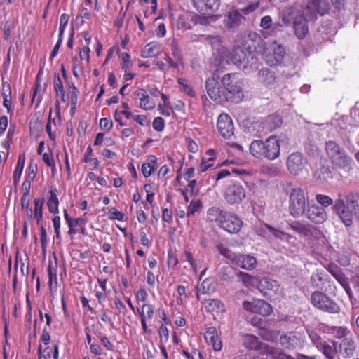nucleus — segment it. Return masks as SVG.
Segmentation results:
<instances>
[{
  "label": "nucleus",
  "mask_w": 359,
  "mask_h": 359,
  "mask_svg": "<svg viewBox=\"0 0 359 359\" xmlns=\"http://www.w3.org/2000/svg\"><path fill=\"white\" fill-rule=\"evenodd\" d=\"M193 6L199 13H212L218 11L220 0H192Z\"/></svg>",
  "instance_id": "dca6fc26"
},
{
  "label": "nucleus",
  "mask_w": 359,
  "mask_h": 359,
  "mask_svg": "<svg viewBox=\"0 0 359 359\" xmlns=\"http://www.w3.org/2000/svg\"><path fill=\"white\" fill-rule=\"evenodd\" d=\"M183 257L188 263H189L194 269V272L196 273L198 271V266L194 258V255L190 251L186 250L184 252Z\"/></svg>",
  "instance_id": "680f3d73"
},
{
  "label": "nucleus",
  "mask_w": 359,
  "mask_h": 359,
  "mask_svg": "<svg viewBox=\"0 0 359 359\" xmlns=\"http://www.w3.org/2000/svg\"><path fill=\"white\" fill-rule=\"evenodd\" d=\"M206 93L215 102L224 100V87H221L219 82L214 77H209L205 81Z\"/></svg>",
  "instance_id": "4468645a"
},
{
  "label": "nucleus",
  "mask_w": 359,
  "mask_h": 359,
  "mask_svg": "<svg viewBox=\"0 0 359 359\" xmlns=\"http://www.w3.org/2000/svg\"><path fill=\"white\" fill-rule=\"evenodd\" d=\"M203 207V203L200 199H191L187 208V217L194 216L196 212L200 211Z\"/></svg>",
  "instance_id": "79ce46f5"
},
{
  "label": "nucleus",
  "mask_w": 359,
  "mask_h": 359,
  "mask_svg": "<svg viewBox=\"0 0 359 359\" xmlns=\"http://www.w3.org/2000/svg\"><path fill=\"white\" fill-rule=\"evenodd\" d=\"M135 96L140 99V107L144 111H151L154 109L156 103L153 98L150 97L146 90L138 88L134 93Z\"/></svg>",
  "instance_id": "6ab92c4d"
},
{
  "label": "nucleus",
  "mask_w": 359,
  "mask_h": 359,
  "mask_svg": "<svg viewBox=\"0 0 359 359\" xmlns=\"http://www.w3.org/2000/svg\"><path fill=\"white\" fill-rule=\"evenodd\" d=\"M337 343L332 341V345L324 341L320 347V352L323 353L326 359H336L337 356Z\"/></svg>",
  "instance_id": "a878e982"
},
{
  "label": "nucleus",
  "mask_w": 359,
  "mask_h": 359,
  "mask_svg": "<svg viewBox=\"0 0 359 359\" xmlns=\"http://www.w3.org/2000/svg\"><path fill=\"white\" fill-rule=\"evenodd\" d=\"M311 302L314 307L324 312L337 313L341 308L337 302L323 292L316 291L311 293Z\"/></svg>",
  "instance_id": "423d86ee"
},
{
  "label": "nucleus",
  "mask_w": 359,
  "mask_h": 359,
  "mask_svg": "<svg viewBox=\"0 0 359 359\" xmlns=\"http://www.w3.org/2000/svg\"><path fill=\"white\" fill-rule=\"evenodd\" d=\"M138 237L140 239V243L142 245L146 247L151 246V241L149 239L148 236H147V232L144 229H142V227L139 230Z\"/></svg>",
  "instance_id": "bf43d9fd"
},
{
  "label": "nucleus",
  "mask_w": 359,
  "mask_h": 359,
  "mask_svg": "<svg viewBox=\"0 0 359 359\" xmlns=\"http://www.w3.org/2000/svg\"><path fill=\"white\" fill-rule=\"evenodd\" d=\"M69 21V15L67 13H62L60 19L59 35L63 37L65 28Z\"/></svg>",
  "instance_id": "4d7b16f0"
},
{
  "label": "nucleus",
  "mask_w": 359,
  "mask_h": 359,
  "mask_svg": "<svg viewBox=\"0 0 359 359\" xmlns=\"http://www.w3.org/2000/svg\"><path fill=\"white\" fill-rule=\"evenodd\" d=\"M223 85V100L233 103L242 101L243 92L241 83L237 81L235 74H224L222 79Z\"/></svg>",
  "instance_id": "20e7f679"
},
{
  "label": "nucleus",
  "mask_w": 359,
  "mask_h": 359,
  "mask_svg": "<svg viewBox=\"0 0 359 359\" xmlns=\"http://www.w3.org/2000/svg\"><path fill=\"white\" fill-rule=\"evenodd\" d=\"M57 189L52 187L49 191L46 205L50 213L57 214L59 212V199L57 198Z\"/></svg>",
  "instance_id": "393cba45"
},
{
  "label": "nucleus",
  "mask_w": 359,
  "mask_h": 359,
  "mask_svg": "<svg viewBox=\"0 0 359 359\" xmlns=\"http://www.w3.org/2000/svg\"><path fill=\"white\" fill-rule=\"evenodd\" d=\"M90 46H83L79 49V55L81 61H86L87 64L90 63Z\"/></svg>",
  "instance_id": "052dcab7"
},
{
  "label": "nucleus",
  "mask_w": 359,
  "mask_h": 359,
  "mask_svg": "<svg viewBox=\"0 0 359 359\" xmlns=\"http://www.w3.org/2000/svg\"><path fill=\"white\" fill-rule=\"evenodd\" d=\"M203 305L208 312H220L224 311V306L219 299H207Z\"/></svg>",
  "instance_id": "7c9ffc66"
},
{
  "label": "nucleus",
  "mask_w": 359,
  "mask_h": 359,
  "mask_svg": "<svg viewBox=\"0 0 359 359\" xmlns=\"http://www.w3.org/2000/svg\"><path fill=\"white\" fill-rule=\"evenodd\" d=\"M278 287V282L275 280L264 278L259 282V288L262 292L266 293V291H276Z\"/></svg>",
  "instance_id": "e433bc0d"
},
{
  "label": "nucleus",
  "mask_w": 359,
  "mask_h": 359,
  "mask_svg": "<svg viewBox=\"0 0 359 359\" xmlns=\"http://www.w3.org/2000/svg\"><path fill=\"white\" fill-rule=\"evenodd\" d=\"M162 221L168 224H171L173 222V215L170 209L167 208L162 209Z\"/></svg>",
  "instance_id": "69168bd1"
},
{
  "label": "nucleus",
  "mask_w": 359,
  "mask_h": 359,
  "mask_svg": "<svg viewBox=\"0 0 359 359\" xmlns=\"http://www.w3.org/2000/svg\"><path fill=\"white\" fill-rule=\"evenodd\" d=\"M304 215L309 220L318 224L323 223L327 220V215L325 209L315 203H308Z\"/></svg>",
  "instance_id": "2eb2a0df"
},
{
  "label": "nucleus",
  "mask_w": 359,
  "mask_h": 359,
  "mask_svg": "<svg viewBox=\"0 0 359 359\" xmlns=\"http://www.w3.org/2000/svg\"><path fill=\"white\" fill-rule=\"evenodd\" d=\"M226 212V209L219 206H212L207 209L206 219L210 223H215V225L222 229Z\"/></svg>",
  "instance_id": "f3484780"
},
{
  "label": "nucleus",
  "mask_w": 359,
  "mask_h": 359,
  "mask_svg": "<svg viewBox=\"0 0 359 359\" xmlns=\"http://www.w3.org/2000/svg\"><path fill=\"white\" fill-rule=\"evenodd\" d=\"M25 166V156L20 155L17 161L16 168L13 174V182L15 185H17L20 180V175Z\"/></svg>",
  "instance_id": "c9c22d12"
},
{
  "label": "nucleus",
  "mask_w": 359,
  "mask_h": 359,
  "mask_svg": "<svg viewBox=\"0 0 359 359\" xmlns=\"http://www.w3.org/2000/svg\"><path fill=\"white\" fill-rule=\"evenodd\" d=\"M243 308L247 311L257 313L262 316H269L273 312L271 304L262 299H253L251 302L243 301Z\"/></svg>",
  "instance_id": "1a4fd4ad"
},
{
  "label": "nucleus",
  "mask_w": 359,
  "mask_h": 359,
  "mask_svg": "<svg viewBox=\"0 0 359 359\" xmlns=\"http://www.w3.org/2000/svg\"><path fill=\"white\" fill-rule=\"evenodd\" d=\"M153 127L156 131H163L165 128V121L162 117H155L153 121Z\"/></svg>",
  "instance_id": "774afa93"
},
{
  "label": "nucleus",
  "mask_w": 359,
  "mask_h": 359,
  "mask_svg": "<svg viewBox=\"0 0 359 359\" xmlns=\"http://www.w3.org/2000/svg\"><path fill=\"white\" fill-rule=\"evenodd\" d=\"M231 60L233 64L244 71L257 70L259 69V60L252 51L251 46L243 38L236 41L231 53Z\"/></svg>",
  "instance_id": "f257e3e1"
},
{
  "label": "nucleus",
  "mask_w": 359,
  "mask_h": 359,
  "mask_svg": "<svg viewBox=\"0 0 359 359\" xmlns=\"http://www.w3.org/2000/svg\"><path fill=\"white\" fill-rule=\"evenodd\" d=\"M137 313L140 318L142 331L145 333H151V331L149 329L147 321L151 320L154 316V305L151 303H144L141 307L137 308Z\"/></svg>",
  "instance_id": "ddd939ff"
},
{
  "label": "nucleus",
  "mask_w": 359,
  "mask_h": 359,
  "mask_svg": "<svg viewBox=\"0 0 359 359\" xmlns=\"http://www.w3.org/2000/svg\"><path fill=\"white\" fill-rule=\"evenodd\" d=\"M44 198H36L34 199V217L36 220V225H41L43 219Z\"/></svg>",
  "instance_id": "cd10ccee"
},
{
  "label": "nucleus",
  "mask_w": 359,
  "mask_h": 359,
  "mask_svg": "<svg viewBox=\"0 0 359 359\" xmlns=\"http://www.w3.org/2000/svg\"><path fill=\"white\" fill-rule=\"evenodd\" d=\"M309 335L313 344H315L316 348L319 350L324 340H323L320 335H318V334H316V332L313 331L309 332Z\"/></svg>",
  "instance_id": "0e129e2a"
},
{
  "label": "nucleus",
  "mask_w": 359,
  "mask_h": 359,
  "mask_svg": "<svg viewBox=\"0 0 359 359\" xmlns=\"http://www.w3.org/2000/svg\"><path fill=\"white\" fill-rule=\"evenodd\" d=\"M108 217L109 220L111 221L118 220L123 222L126 220L124 213L118 211V209L114 207L109 209V211L108 212Z\"/></svg>",
  "instance_id": "603ef678"
},
{
  "label": "nucleus",
  "mask_w": 359,
  "mask_h": 359,
  "mask_svg": "<svg viewBox=\"0 0 359 359\" xmlns=\"http://www.w3.org/2000/svg\"><path fill=\"white\" fill-rule=\"evenodd\" d=\"M341 346L344 347L347 354H352L355 349L354 341L352 339L348 338V336L341 341Z\"/></svg>",
  "instance_id": "864d4df0"
},
{
  "label": "nucleus",
  "mask_w": 359,
  "mask_h": 359,
  "mask_svg": "<svg viewBox=\"0 0 359 359\" xmlns=\"http://www.w3.org/2000/svg\"><path fill=\"white\" fill-rule=\"evenodd\" d=\"M346 205L344 199L342 198H337L335 200V202L333 204L332 209L333 211L335 212L337 215L340 213L342 210L346 208Z\"/></svg>",
  "instance_id": "e2e57ef3"
},
{
  "label": "nucleus",
  "mask_w": 359,
  "mask_h": 359,
  "mask_svg": "<svg viewBox=\"0 0 359 359\" xmlns=\"http://www.w3.org/2000/svg\"><path fill=\"white\" fill-rule=\"evenodd\" d=\"M266 121L270 130H274V128L280 127L283 123L280 116L278 115L268 116Z\"/></svg>",
  "instance_id": "6e6d98bb"
},
{
  "label": "nucleus",
  "mask_w": 359,
  "mask_h": 359,
  "mask_svg": "<svg viewBox=\"0 0 359 359\" xmlns=\"http://www.w3.org/2000/svg\"><path fill=\"white\" fill-rule=\"evenodd\" d=\"M177 83L181 91L190 97H196V92L189 83L188 80L184 78H178Z\"/></svg>",
  "instance_id": "f704fd0d"
},
{
  "label": "nucleus",
  "mask_w": 359,
  "mask_h": 359,
  "mask_svg": "<svg viewBox=\"0 0 359 359\" xmlns=\"http://www.w3.org/2000/svg\"><path fill=\"white\" fill-rule=\"evenodd\" d=\"M264 226L269 231L273 236H275L277 239L281 241H286L287 242H290L292 240L294 239L292 235L288 234L287 232H284L279 229H275L273 226L268 224V223L264 224Z\"/></svg>",
  "instance_id": "473e14b6"
},
{
  "label": "nucleus",
  "mask_w": 359,
  "mask_h": 359,
  "mask_svg": "<svg viewBox=\"0 0 359 359\" xmlns=\"http://www.w3.org/2000/svg\"><path fill=\"white\" fill-rule=\"evenodd\" d=\"M243 346L249 351H257L262 355H271L273 354L271 346L259 341L257 337L251 334L242 336Z\"/></svg>",
  "instance_id": "0eeeda50"
},
{
  "label": "nucleus",
  "mask_w": 359,
  "mask_h": 359,
  "mask_svg": "<svg viewBox=\"0 0 359 359\" xmlns=\"http://www.w3.org/2000/svg\"><path fill=\"white\" fill-rule=\"evenodd\" d=\"M217 248L221 255H222L224 257H225L228 259L231 260L233 264H235V262L236 259V253L233 252V251L229 250L228 248V247H226L222 244L217 245Z\"/></svg>",
  "instance_id": "09e8293b"
},
{
  "label": "nucleus",
  "mask_w": 359,
  "mask_h": 359,
  "mask_svg": "<svg viewBox=\"0 0 359 359\" xmlns=\"http://www.w3.org/2000/svg\"><path fill=\"white\" fill-rule=\"evenodd\" d=\"M171 54L180 66H183V55L178 44L174 40L170 45Z\"/></svg>",
  "instance_id": "c03bdc74"
},
{
  "label": "nucleus",
  "mask_w": 359,
  "mask_h": 359,
  "mask_svg": "<svg viewBox=\"0 0 359 359\" xmlns=\"http://www.w3.org/2000/svg\"><path fill=\"white\" fill-rule=\"evenodd\" d=\"M243 221L236 212L227 211L223 221L222 229L229 233H238L242 229Z\"/></svg>",
  "instance_id": "9d476101"
},
{
  "label": "nucleus",
  "mask_w": 359,
  "mask_h": 359,
  "mask_svg": "<svg viewBox=\"0 0 359 359\" xmlns=\"http://www.w3.org/2000/svg\"><path fill=\"white\" fill-rule=\"evenodd\" d=\"M121 114H122V116H125V118L127 120H129V118H133V116H134L133 113L130 112L129 110L128 111H121L119 112L118 110H116L114 114V118L115 121L118 122V124L121 126H126V123L125 122H123L122 118L121 117Z\"/></svg>",
  "instance_id": "3c124183"
},
{
  "label": "nucleus",
  "mask_w": 359,
  "mask_h": 359,
  "mask_svg": "<svg viewBox=\"0 0 359 359\" xmlns=\"http://www.w3.org/2000/svg\"><path fill=\"white\" fill-rule=\"evenodd\" d=\"M48 273L49 278V290L51 293L56 292L57 290V268L56 264L53 266V264L49 262Z\"/></svg>",
  "instance_id": "c85d7f7f"
},
{
  "label": "nucleus",
  "mask_w": 359,
  "mask_h": 359,
  "mask_svg": "<svg viewBox=\"0 0 359 359\" xmlns=\"http://www.w3.org/2000/svg\"><path fill=\"white\" fill-rule=\"evenodd\" d=\"M333 276L335 277V278L337 280L339 283H340L341 285H343L346 292L348 294V297H351V290L349 287V283L346 278L344 277V275L341 273H333Z\"/></svg>",
  "instance_id": "5fc2aeb1"
},
{
  "label": "nucleus",
  "mask_w": 359,
  "mask_h": 359,
  "mask_svg": "<svg viewBox=\"0 0 359 359\" xmlns=\"http://www.w3.org/2000/svg\"><path fill=\"white\" fill-rule=\"evenodd\" d=\"M247 172L245 170L243 169H236V168H232L231 170L229 169H222L218 171V172L216 174L215 180V182H219V180H222L224 177H227V176L231 175V174H236V175H243L246 174Z\"/></svg>",
  "instance_id": "4c0bfd02"
},
{
  "label": "nucleus",
  "mask_w": 359,
  "mask_h": 359,
  "mask_svg": "<svg viewBox=\"0 0 359 359\" xmlns=\"http://www.w3.org/2000/svg\"><path fill=\"white\" fill-rule=\"evenodd\" d=\"M42 72H43L42 69H39V71L38 72L36 76V80H35L34 87H33L34 90H33L32 98V102H34V100L35 97L36 96L37 90H39L41 88V81Z\"/></svg>",
  "instance_id": "13d9d810"
},
{
  "label": "nucleus",
  "mask_w": 359,
  "mask_h": 359,
  "mask_svg": "<svg viewBox=\"0 0 359 359\" xmlns=\"http://www.w3.org/2000/svg\"><path fill=\"white\" fill-rule=\"evenodd\" d=\"M307 163L306 159L304 158L302 154L295 151L290 154L287 157V169L290 173L294 175H299Z\"/></svg>",
  "instance_id": "9b49d317"
},
{
  "label": "nucleus",
  "mask_w": 359,
  "mask_h": 359,
  "mask_svg": "<svg viewBox=\"0 0 359 359\" xmlns=\"http://www.w3.org/2000/svg\"><path fill=\"white\" fill-rule=\"evenodd\" d=\"M240 4H246L245 7L241 8V12L244 14L250 13L259 7V1L257 0H237Z\"/></svg>",
  "instance_id": "37998d69"
},
{
  "label": "nucleus",
  "mask_w": 359,
  "mask_h": 359,
  "mask_svg": "<svg viewBox=\"0 0 359 359\" xmlns=\"http://www.w3.org/2000/svg\"><path fill=\"white\" fill-rule=\"evenodd\" d=\"M250 153L258 159L275 160L280 156V141L276 136H269L264 141H252L249 147Z\"/></svg>",
  "instance_id": "f03ea898"
},
{
  "label": "nucleus",
  "mask_w": 359,
  "mask_h": 359,
  "mask_svg": "<svg viewBox=\"0 0 359 359\" xmlns=\"http://www.w3.org/2000/svg\"><path fill=\"white\" fill-rule=\"evenodd\" d=\"M241 14L238 11L230 12L224 19V25L229 30L239 26L241 21Z\"/></svg>",
  "instance_id": "b1692460"
},
{
  "label": "nucleus",
  "mask_w": 359,
  "mask_h": 359,
  "mask_svg": "<svg viewBox=\"0 0 359 359\" xmlns=\"http://www.w3.org/2000/svg\"><path fill=\"white\" fill-rule=\"evenodd\" d=\"M294 34L297 37L304 39L308 34L309 28L307 20L303 15H297L293 22Z\"/></svg>",
  "instance_id": "aec40b11"
},
{
  "label": "nucleus",
  "mask_w": 359,
  "mask_h": 359,
  "mask_svg": "<svg viewBox=\"0 0 359 359\" xmlns=\"http://www.w3.org/2000/svg\"><path fill=\"white\" fill-rule=\"evenodd\" d=\"M118 59L120 60L123 71H127L132 69L133 64L131 60L130 55L128 52H120L118 53Z\"/></svg>",
  "instance_id": "a19ab883"
},
{
  "label": "nucleus",
  "mask_w": 359,
  "mask_h": 359,
  "mask_svg": "<svg viewBox=\"0 0 359 359\" xmlns=\"http://www.w3.org/2000/svg\"><path fill=\"white\" fill-rule=\"evenodd\" d=\"M338 216L340 217L342 222L347 227L353 224V211L350 210L348 207H346L342 211L340 212Z\"/></svg>",
  "instance_id": "a18cd8bd"
},
{
  "label": "nucleus",
  "mask_w": 359,
  "mask_h": 359,
  "mask_svg": "<svg viewBox=\"0 0 359 359\" xmlns=\"http://www.w3.org/2000/svg\"><path fill=\"white\" fill-rule=\"evenodd\" d=\"M69 100L70 102V114L72 116H74L78 104V97L79 96L80 92L78 88H72V90H69Z\"/></svg>",
  "instance_id": "58836bf2"
},
{
  "label": "nucleus",
  "mask_w": 359,
  "mask_h": 359,
  "mask_svg": "<svg viewBox=\"0 0 359 359\" xmlns=\"http://www.w3.org/2000/svg\"><path fill=\"white\" fill-rule=\"evenodd\" d=\"M308 8L323 16L329 13L331 7L328 0H311L308 4Z\"/></svg>",
  "instance_id": "4be33fe9"
},
{
  "label": "nucleus",
  "mask_w": 359,
  "mask_h": 359,
  "mask_svg": "<svg viewBox=\"0 0 359 359\" xmlns=\"http://www.w3.org/2000/svg\"><path fill=\"white\" fill-rule=\"evenodd\" d=\"M158 158L155 155L148 156L147 161L142 164L141 172L144 177L148 178L155 170Z\"/></svg>",
  "instance_id": "5701e85b"
},
{
  "label": "nucleus",
  "mask_w": 359,
  "mask_h": 359,
  "mask_svg": "<svg viewBox=\"0 0 359 359\" xmlns=\"http://www.w3.org/2000/svg\"><path fill=\"white\" fill-rule=\"evenodd\" d=\"M258 75L259 79L266 84L273 83L275 79L274 74L268 68L259 69Z\"/></svg>",
  "instance_id": "49530a36"
},
{
  "label": "nucleus",
  "mask_w": 359,
  "mask_h": 359,
  "mask_svg": "<svg viewBox=\"0 0 359 359\" xmlns=\"http://www.w3.org/2000/svg\"><path fill=\"white\" fill-rule=\"evenodd\" d=\"M160 51L159 44L156 42H149L142 49L141 56L143 58H151V57H155L158 55Z\"/></svg>",
  "instance_id": "2f4dec72"
},
{
  "label": "nucleus",
  "mask_w": 359,
  "mask_h": 359,
  "mask_svg": "<svg viewBox=\"0 0 359 359\" xmlns=\"http://www.w3.org/2000/svg\"><path fill=\"white\" fill-rule=\"evenodd\" d=\"M235 264L243 269L252 270L257 264V259L250 255L236 254Z\"/></svg>",
  "instance_id": "412c9836"
},
{
  "label": "nucleus",
  "mask_w": 359,
  "mask_h": 359,
  "mask_svg": "<svg viewBox=\"0 0 359 359\" xmlns=\"http://www.w3.org/2000/svg\"><path fill=\"white\" fill-rule=\"evenodd\" d=\"M215 292V283L212 278H205L201 284L199 292L196 293V297L199 299V292L202 294H211Z\"/></svg>",
  "instance_id": "72a5a7b5"
},
{
  "label": "nucleus",
  "mask_w": 359,
  "mask_h": 359,
  "mask_svg": "<svg viewBox=\"0 0 359 359\" xmlns=\"http://www.w3.org/2000/svg\"><path fill=\"white\" fill-rule=\"evenodd\" d=\"M158 334L161 342H167L169 339V330L167 325H161L158 328Z\"/></svg>",
  "instance_id": "338daca9"
},
{
  "label": "nucleus",
  "mask_w": 359,
  "mask_h": 359,
  "mask_svg": "<svg viewBox=\"0 0 359 359\" xmlns=\"http://www.w3.org/2000/svg\"><path fill=\"white\" fill-rule=\"evenodd\" d=\"M289 196V212L293 217H300L304 215L306 205H308V197L305 191L301 187L292 188L289 191H285Z\"/></svg>",
  "instance_id": "39448f33"
},
{
  "label": "nucleus",
  "mask_w": 359,
  "mask_h": 359,
  "mask_svg": "<svg viewBox=\"0 0 359 359\" xmlns=\"http://www.w3.org/2000/svg\"><path fill=\"white\" fill-rule=\"evenodd\" d=\"M279 341L284 348L293 349L297 344L298 339L292 332H290L289 334L281 335Z\"/></svg>",
  "instance_id": "c756f323"
},
{
  "label": "nucleus",
  "mask_w": 359,
  "mask_h": 359,
  "mask_svg": "<svg viewBox=\"0 0 359 359\" xmlns=\"http://www.w3.org/2000/svg\"><path fill=\"white\" fill-rule=\"evenodd\" d=\"M245 196V189L238 182H234L227 185L224 192L225 201L231 205L239 204Z\"/></svg>",
  "instance_id": "6e6552de"
},
{
  "label": "nucleus",
  "mask_w": 359,
  "mask_h": 359,
  "mask_svg": "<svg viewBox=\"0 0 359 359\" xmlns=\"http://www.w3.org/2000/svg\"><path fill=\"white\" fill-rule=\"evenodd\" d=\"M204 338L207 344L211 345L215 351L222 350L223 344L217 334L215 327H208L205 332Z\"/></svg>",
  "instance_id": "a211bd4d"
},
{
  "label": "nucleus",
  "mask_w": 359,
  "mask_h": 359,
  "mask_svg": "<svg viewBox=\"0 0 359 359\" xmlns=\"http://www.w3.org/2000/svg\"><path fill=\"white\" fill-rule=\"evenodd\" d=\"M325 150L333 165L337 168H349L353 159L337 142L328 140L325 144Z\"/></svg>",
  "instance_id": "7ed1b4c3"
},
{
  "label": "nucleus",
  "mask_w": 359,
  "mask_h": 359,
  "mask_svg": "<svg viewBox=\"0 0 359 359\" xmlns=\"http://www.w3.org/2000/svg\"><path fill=\"white\" fill-rule=\"evenodd\" d=\"M288 225L292 230L296 231L302 236L309 237L313 235L310 226L305 224V223L301 221H292Z\"/></svg>",
  "instance_id": "bb28decb"
},
{
  "label": "nucleus",
  "mask_w": 359,
  "mask_h": 359,
  "mask_svg": "<svg viewBox=\"0 0 359 359\" xmlns=\"http://www.w3.org/2000/svg\"><path fill=\"white\" fill-rule=\"evenodd\" d=\"M217 129L224 138H229L234 133V126L232 118L226 113L219 114L217 121Z\"/></svg>",
  "instance_id": "f8f14e48"
},
{
  "label": "nucleus",
  "mask_w": 359,
  "mask_h": 359,
  "mask_svg": "<svg viewBox=\"0 0 359 359\" xmlns=\"http://www.w3.org/2000/svg\"><path fill=\"white\" fill-rule=\"evenodd\" d=\"M330 334L339 339H344L351 334V331L345 326H333L330 328Z\"/></svg>",
  "instance_id": "ea45409f"
},
{
  "label": "nucleus",
  "mask_w": 359,
  "mask_h": 359,
  "mask_svg": "<svg viewBox=\"0 0 359 359\" xmlns=\"http://www.w3.org/2000/svg\"><path fill=\"white\" fill-rule=\"evenodd\" d=\"M316 200L324 209L325 208H327L333 204V198L327 196V194H317L316 196Z\"/></svg>",
  "instance_id": "8fccbe9b"
},
{
  "label": "nucleus",
  "mask_w": 359,
  "mask_h": 359,
  "mask_svg": "<svg viewBox=\"0 0 359 359\" xmlns=\"http://www.w3.org/2000/svg\"><path fill=\"white\" fill-rule=\"evenodd\" d=\"M51 114L52 110H50L48 120L46 126V131L48 133L49 139L55 141L56 135L55 130H53V127L55 128L56 126V123L55 118H52Z\"/></svg>",
  "instance_id": "de8ad7c7"
}]
</instances>
